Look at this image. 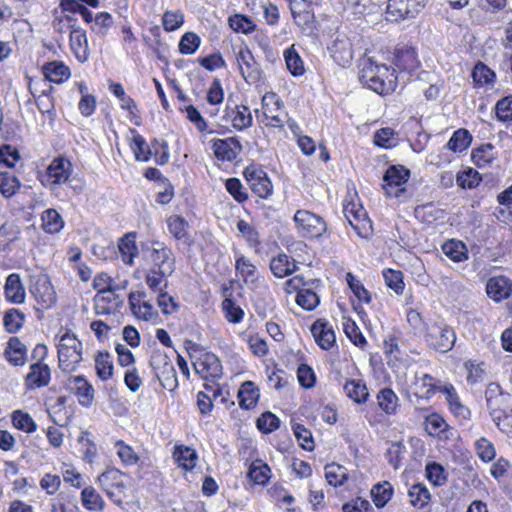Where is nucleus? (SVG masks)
I'll return each mask as SVG.
<instances>
[{"label":"nucleus","instance_id":"f257e3e1","mask_svg":"<svg viewBox=\"0 0 512 512\" xmlns=\"http://www.w3.org/2000/svg\"><path fill=\"white\" fill-rule=\"evenodd\" d=\"M57 350L59 368L64 372L76 370L82 361V343L76 338V335L66 331L60 337Z\"/></svg>","mask_w":512,"mask_h":512},{"label":"nucleus","instance_id":"0e129e2a","mask_svg":"<svg viewBox=\"0 0 512 512\" xmlns=\"http://www.w3.org/2000/svg\"><path fill=\"white\" fill-rule=\"evenodd\" d=\"M374 144L385 149L395 147L397 138L394 131L389 127L377 130L374 134Z\"/></svg>","mask_w":512,"mask_h":512},{"label":"nucleus","instance_id":"7ed1b4c3","mask_svg":"<svg viewBox=\"0 0 512 512\" xmlns=\"http://www.w3.org/2000/svg\"><path fill=\"white\" fill-rule=\"evenodd\" d=\"M28 289L38 305L37 310H48L56 304V292L47 274L30 275Z\"/></svg>","mask_w":512,"mask_h":512},{"label":"nucleus","instance_id":"412c9836","mask_svg":"<svg viewBox=\"0 0 512 512\" xmlns=\"http://www.w3.org/2000/svg\"><path fill=\"white\" fill-rule=\"evenodd\" d=\"M4 295L9 303L22 304L25 302L26 292L18 273H11L6 278Z\"/></svg>","mask_w":512,"mask_h":512},{"label":"nucleus","instance_id":"9b49d317","mask_svg":"<svg viewBox=\"0 0 512 512\" xmlns=\"http://www.w3.org/2000/svg\"><path fill=\"white\" fill-rule=\"evenodd\" d=\"M328 50L333 60L342 67L349 65L353 59L352 43L347 35L342 32L337 31L332 35Z\"/></svg>","mask_w":512,"mask_h":512},{"label":"nucleus","instance_id":"4d7b16f0","mask_svg":"<svg viewBox=\"0 0 512 512\" xmlns=\"http://www.w3.org/2000/svg\"><path fill=\"white\" fill-rule=\"evenodd\" d=\"M229 26L235 32L249 34L256 28L254 21L248 16L235 14L229 17Z\"/></svg>","mask_w":512,"mask_h":512},{"label":"nucleus","instance_id":"f3484780","mask_svg":"<svg viewBox=\"0 0 512 512\" xmlns=\"http://www.w3.org/2000/svg\"><path fill=\"white\" fill-rule=\"evenodd\" d=\"M316 343L323 350H330L335 342L336 335L332 325L325 319H317L310 328Z\"/></svg>","mask_w":512,"mask_h":512},{"label":"nucleus","instance_id":"393cba45","mask_svg":"<svg viewBox=\"0 0 512 512\" xmlns=\"http://www.w3.org/2000/svg\"><path fill=\"white\" fill-rule=\"evenodd\" d=\"M226 117L231 121L232 126L237 130H244L252 126L253 118L249 107L235 105L233 108H226Z\"/></svg>","mask_w":512,"mask_h":512},{"label":"nucleus","instance_id":"bb28decb","mask_svg":"<svg viewBox=\"0 0 512 512\" xmlns=\"http://www.w3.org/2000/svg\"><path fill=\"white\" fill-rule=\"evenodd\" d=\"M235 270L247 285H253L258 280L256 266L241 253H235Z\"/></svg>","mask_w":512,"mask_h":512},{"label":"nucleus","instance_id":"c9c22d12","mask_svg":"<svg viewBox=\"0 0 512 512\" xmlns=\"http://www.w3.org/2000/svg\"><path fill=\"white\" fill-rule=\"evenodd\" d=\"M118 248L122 261L127 265H132L134 258L138 255L134 234L128 233L124 235L119 240Z\"/></svg>","mask_w":512,"mask_h":512},{"label":"nucleus","instance_id":"c85d7f7f","mask_svg":"<svg viewBox=\"0 0 512 512\" xmlns=\"http://www.w3.org/2000/svg\"><path fill=\"white\" fill-rule=\"evenodd\" d=\"M173 458L179 467L191 471L197 464L198 454L195 449L189 446L177 445L173 451Z\"/></svg>","mask_w":512,"mask_h":512},{"label":"nucleus","instance_id":"f03ea898","mask_svg":"<svg viewBox=\"0 0 512 512\" xmlns=\"http://www.w3.org/2000/svg\"><path fill=\"white\" fill-rule=\"evenodd\" d=\"M144 252L151 262L154 273L171 276L175 271V257L171 248L164 242L154 240L146 244Z\"/></svg>","mask_w":512,"mask_h":512},{"label":"nucleus","instance_id":"1a4fd4ad","mask_svg":"<svg viewBox=\"0 0 512 512\" xmlns=\"http://www.w3.org/2000/svg\"><path fill=\"white\" fill-rule=\"evenodd\" d=\"M151 366L164 389L174 391L178 387L176 370L166 355L154 357L151 361Z\"/></svg>","mask_w":512,"mask_h":512},{"label":"nucleus","instance_id":"5701e85b","mask_svg":"<svg viewBox=\"0 0 512 512\" xmlns=\"http://www.w3.org/2000/svg\"><path fill=\"white\" fill-rule=\"evenodd\" d=\"M396 79L397 76L393 69L388 73L378 72L371 78V81H367L363 85L378 94H388L394 90Z\"/></svg>","mask_w":512,"mask_h":512},{"label":"nucleus","instance_id":"2eb2a0df","mask_svg":"<svg viewBox=\"0 0 512 512\" xmlns=\"http://www.w3.org/2000/svg\"><path fill=\"white\" fill-rule=\"evenodd\" d=\"M344 215L350 225L357 232L358 235L367 236L368 230L371 228L370 221L367 218V213L362 205L355 203H348L343 209Z\"/></svg>","mask_w":512,"mask_h":512},{"label":"nucleus","instance_id":"58836bf2","mask_svg":"<svg viewBox=\"0 0 512 512\" xmlns=\"http://www.w3.org/2000/svg\"><path fill=\"white\" fill-rule=\"evenodd\" d=\"M167 228L169 233L175 238L177 241H188V222L181 216L172 215L167 218Z\"/></svg>","mask_w":512,"mask_h":512},{"label":"nucleus","instance_id":"37998d69","mask_svg":"<svg viewBox=\"0 0 512 512\" xmlns=\"http://www.w3.org/2000/svg\"><path fill=\"white\" fill-rule=\"evenodd\" d=\"M284 59L288 71L295 77L302 76L305 72L304 62L296 51L294 45L284 51Z\"/></svg>","mask_w":512,"mask_h":512},{"label":"nucleus","instance_id":"338daca9","mask_svg":"<svg viewBox=\"0 0 512 512\" xmlns=\"http://www.w3.org/2000/svg\"><path fill=\"white\" fill-rule=\"evenodd\" d=\"M319 296L311 289H301L296 296V303L305 310H313L319 304Z\"/></svg>","mask_w":512,"mask_h":512},{"label":"nucleus","instance_id":"b1692460","mask_svg":"<svg viewBox=\"0 0 512 512\" xmlns=\"http://www.w3.org/2000/svg\"><path fill=\"white\" fill-rule=\"evenodd\" d=\"M498 152L491 143L481 144L471 151L472 162L481 169L490 167L497 159Z\"/></svg>","mask_w":512,"mask_h":512},{"label":"nucleus","instance_id":"4c0bfd02","mask_svg":"<svg viewBox=\"0 0 512 512\" xmlns=\"http://www.w3.org/2000/svg\"><path fill=\"white\" fill-rule=\"evenodd\" d=\"M442 252L454 262H462L468 258V250L466 245L456 239L447 240L442 245Z\"/></svg>","mask_w":512,"mask_h":512},{"label":"nucleus","instance_id":"79ce46f5","mask_svg":"<svg viewBox=\"0 0 512 512\" xmlns=\"http://www.w3.org/2000/svg\"><path fill=\"white\" fill-rule=\"evenodd\" d=\"M393 487L388 481L375 484L371 489V497L377 508H383L392 498Z\"/></svg>","mask_w":512,"mask_h":512},{"label":"nucleus","instance_id":"72a5a7b5","mask_svg":"<svg viewBox=\"0 0 512 512\" xmlns=\"http://www.w3.org/2000/svg\"><path fill=\"white\" fill-rule=\"evenodd\" d=\"M43 73L50 82L62 83L70 77L69 68L63 62L52 61L43 66Z\"/></svg>","mask_w":512,"mask_h":512},{"label":"nucleus","instance_id":"6ab92c4d","mask_svg":"<svg viewBox=\"0 0 512 512\" xmlns=\"http://www.w3.org/2000/svg\"><path fill=\"white\" fill-rule=\"evenodd\" d=\"M51 379V370L45 363H33L25 377V385L29 390L45 387Z\"/></svg>","mask_w":512,"mask_h":512},{"label":"nucleus","instance_id":"2f4dec72","mask_svg":"<svg viewBox=\"0 0 512 512\" xmlns=\"http://www.w3.org/2000/svg\"><path fill=\"white\" fill-rule=\"evenodd\" d=\"M87 45L86 32L83 29L72 25V30L70 32V46L76 57L82 62L87 60Z\"/></svg>","mask_w":512,"mask_h":512},{"label":"nucleus","instance_id":"ea45409f","mask_svg":"<svg viewBox=\"0 0 512 512\" xmlns=\"http://www.w3.org/2000/svg\"><path fill=\"white\" fill-rule=\"evenodd\" d=\"M123 300L116 294V289L101 291L95 296L96 308H102V313H109L112 308L118 307Z\"/></svg>","mask_w":512,"mask_h":512},{"label":"nucleus","instance_id":"c756f323","mask_svg":"<svg viewBox=\"0 0 512 512\" xmlns=\"http://www.w3.org/2000/svg\"><path fill=\"white\" fill-rule=\"evenodd\" d=\"M259 396V389L251 381L244 382L237 395L240 407L247 410L256 406Z\"/></svg>","mask_w":512,"mask_h":512},{"label":"nucleus","instance_id":"09e8293b","mask_svg":"<svg viewBox=\"0 0 512 512\" xmlns=\"http://www.w3.org/2000/svg\"><path fill=\"white\" fill-rule=\"evenodd\" d=\"M380 73H388L389 67L386 65H379L372 60V58H368L361 63V68L359 71V80L362 84L367 81H371V78L374 77L375 74Z\"/></svg>","mask_w":512,"mask_h":512},{"label":"nucleus","instance_id":"6e6552de","mask_svg":"<svg viewBox=\"0 0 512 512\" xmlns=\"http://www.w3.org/2000/svg\"><path fill=\"white\" fill-rule=\"evenodd\" d=\"M294 221L299 232L305 237H320L327 229L325 221L320 216L307 210H298L294 215Z\"/></svg>","mask_w":512,"mask_h":512},{"label":"nucleus","instance_id":"a211bd4d","mask_svg":"<svg viewBox=\"0 0 512 512\" xmlns=\"http://www.w3.org/2000/svg\"><path fill=\"white\" fill-rule=\"evenodd\" d=\"M394 64L395 66L405 72H413L420 66L415 48L402 45L396 48L394 52Z\"/></svg>","mask_w":512,"mask_h":512},{"label":"nucleus","instance_id":"20e7f679","mask_svg":"<svg viewBox=\"0 0 512 512\" xmlns=\"http://www.w3.org/2000/svg\"><path fill=\"white\" fill-rule=\"evenodd\" d=\"M425 341L434 350L446 353L456 342L455 331L444 322H436L426 328Z\"/></svg>","mask_w":512,"mask_h":512},{"label":"nucleus","instance_id":"f8f14e48","mask_svg":"<svg viewBox=\"0 0 512 512\" xmlns=\"http://www.w3.org/2000/svg\"><path fill=\"white\" fill-rule=\"evenodd\" d=\"M71 173V162L63 157H57L47 167L42 183L50 187L64 184L68 181Z\"/></svg>","mask_w":512,"mask_h":512},{"label":"nucleus","instance_id":"c03bdc74","mask_svg":"<svg viewBox=\"0 0 512 512\" xmlns=\"http://www.w3.org/2000/svg\"><path fill=\"white\" fill-rule=\"evenodd\" d=\"M270 467L262 460L252 462L248 471V477L258 485H266L271 477Z\"/></svg>","mask_w":512,"mask_h":512},{"label":"nucleus","instance_id":"f704fd0d","mask_svg":"<svg viewBox=\"0 0 512 512\" xmlns=\"http://www.w3.org/2000/svg\"><path fill=\"white\" fill-rule=\"evenodd\" d=\"M380 409L387 415H394L399 407V398L391 388H382L377 394Z\"/></svg>","mask_w":512,"mask_h":512},{"label":"nucleus","instance_id":"39448f33","mask_svg":"<svg viewBox=\"0 0 512 512\" xmlns=\"http://www.w3.org/2000/svg\"><path fill=\"white\" fill-rule=\"evenodd\" d=\"M410 177V171L403 166H390L383 176V189L390 197L402 199L406 193L405 184Z\"/></svg>","mask_w":512,"mask_h":512},{"label":"nucleus","instance_id":"69168bd1","mask_svg":"<svg viewBox=\"0 0 512 512\" xmlns=\"http://www.w3.org/2000/svg\"><path fill=\"white\" fill-rule=\"evenodd\" d=\"M256 425L262 433L269 434L279 428L280 420L275 414L267 411L257 419Z\"/></svg>","mask_w":512,"mask_h":512},{"label":"nucleus","instance_id":"3c124183","mask_svg":"<svg viewBox=\"0 0 512 512\" xmlns=\"http://www.w3.org/2000/svg\"><path fill=\"white\" fill-rule=\"evenodd\" d=\"M95 369L97 376L102 381H106L113 376V362L109 353H98L95 358Z\"/></svg>","mask_w":512,"mask_h":512},{"label":"nucleus","instance_id":"e2e57ef3","mask_svg":"<svg viewBox=\"0 0 512 512\" xmlns=\"http://www.w3.org/2000/svg\"><path fill=\"white\" fill-rule=\"evenodd\" d=\"M12 422L17 429L27 433H32L37 428V425L32 417L28 413H24L21 410H16L12 413Z\"/></svg>","mask_w":512,"mask_h":512},{"label":"nucleus","instance_id":"a18cd8bd","mask_svg":"<svg viewBox=\"0 0 512 512\" xmlns=\"http://www.w3.org/2000/svg\"><path fill=\"white\" fill-rule=\"evenodd\" d=\"M25 314L18 309H8L3 317V325L8 333L18 332L24 325Z\"/></svg>","mask_w":512,"mask_h":512},{"label":"nucleus","instance_id":"680f3d73","mask_svg":"<svg viewBox=\"0 0 512 512\" xmlns=\"http://www.w3.org/2000/svg\"><path fill=\"white\" fill-rule=\"evenodd\" d=\"M60 7L63 11L80 14L87 23L93 21V13L78 0H61Z\"/></svg>","mask_w":512,"mask_h":512},{"label":"nucleus","instance_id":"aec40b11","mask_svg":"<svg viewBox=\"0 0 512 512\" xmlns=\"http://www.w3.org/2000/svg\"><path fill=\"white\" fill-rule=\"evenodd\" d=\"M4 358L13 366H23L27 361V347L16 336L9 338L4 349Z\"/></svg>","mask_w":512,"mask_h":512},{"label":"nucleus","instance_id":"423d86ee","mask_svg":"<svg viewBox=\"0 0 512 512\" xmlns=\"http://www.w3.org/2000/svg\"><path fill=\"white\" fill-rule=\"evenodd\" d=\"M243 175L253 193L260 198L267 199L272 195V182L261 166L250 164L244 169Z\"/></svg>","mask_w":512,"mask_h":512},{"label":"nucleus","instance_id":"49530a36","mask_svg":"<svg viewBox=\"0 0 512 512\" xmlns=\"http://www.w3.org/2000/svg\"><path fill=\"white\" fill-rule=\"evenodd\" d=\"M410 503L412 506L422 509L430 501L431 495L424 484L417 483L412 485L408 490Z\"/></svg>","mask_w":512,"mask_h":512},{"label":"nucleus","instance_id":"864d4df0","mask_svg":"<svg viewBox=\"0 0 512 512\" xmlns=\"http://www.w3.org/2000/svg\"><path fill=\"white\" fill-rule=\"evenodd\" d=\"M486 406L491 419L496 418L499 420L500 415L503 413H509L510 409H512L510 394L498 399L490 400L486 402Z\"/></svg>","mask_w":512,"mask_h":512},{"label":"nucleus","instance_id":"13d9d810","mask_svg":"<svg viewBox=\"0 0 512 512\" xmlns=\"http://www.w3.org/2000/svg\"><path fill=\"white\" fill-rule=\"evenodd\" d=\"M481 175L473 168H468L457 174V184L463 189H472L479 185Z\"/></svg>","mask_w":512,"mask_h":512},{"label":"nucleus","instance_id":"ddd939ff","mask_svg":"<svg viewBox=\"0 0 512 512\" xmlns=\"http://www.w3.org/2000/svg\"><path fill=\"white\" fill-rule=\"evenodd\" d=\"M195 372L204 380L217 379L222 376L219 358L210 352H203L193 362Z\"/></svg>","mask_w":512,"mask_h":512},{"label":"nucleus","instance_id":"4be33fe9","mask_svg":"<svg viewBox=\"0 0 512 512\" xmlns=\"http://www.w3.org/2000/svg\"><path fill=\"white\" fill-rule=\"evenodd\" d=\"M440 392L445 395V399L449 405L451 412L458 418L467 420L470 418V409L462 404L460 398L456 392V389L452 384H447L440 388Z\"/></svg>","mask_w":512,"mask_h":512},{"label":"nucleus","instance_id":"a19ab883","mask_svg":"<svg viewBox=\"0 0 512 512\" xmlns=\"http://www.w3.org/2000/svg\"><path fill=\"white\" fill-rule=\"evenodd\" d=\"M471 142L472 135L470 132L467 129L460 128L452 134L446 146L455 153H461L470 146Z\"/></svg>","mask_w":512,"mask_h":512},{"label":"nucleus","instance_id":"7c9ffc66","mask_svg":"<svg viewBox=\"0 0 512 512\" xmlns=\"http://www.w3.org/2000/svg\"><path fill=\"white\" fill-rule=\"evenodd\" d=\"M346 395L357 404L366 403L369 398V391L365 382L361 379L348 380L344 384Z\"/></svg>","mask_w":512,"mask_h":512},{"label":"nucleus","instance_id":"de8ad7c7","mask_svg":"<svg viewBox=\"0 0 512 512\" xmlns=\"http://www.w3.org/2000/svg\"><path fill=\"white\" fill-rule=\"evenodd\" d=\"M83 506L90 511H100L104 508V500L93 487H86L81 492Z\"/></svg>","mask_w":512,"mask_h":512},{"label":"nucleus","instance_id":"e433bc0d","mask_svg":"<svg viewBox=\"0 0 512 512\" xmlns=\"http://www.w3.org/2000/svg\"><path fill=\"white\" fill-rule=\"evenodd\" d=\"M414 385L416 387L415 396L425 399L431 398L441 388L434 383V378L429 374H423L420 377L416 375Z\"/></svg>","mask_w":512,"mask_h":512},{"label":"nucleus","instance_id":"0eeeda50","mask_svg":"<svg viewBox=\"0 0 512 512\" xmlns=\"http://www.w3.org/2000/svg\"><path fill=\"white\" fill-rule=\"evenodd\" d=\"M429 0H388L386 14L390 21L414 18Z\"/></svg>","mask_w":512,"mask_h":512},{"label":"nucleus","instance_id":"a878e982","mask_svg":"<svg viewBox=\"0 0 512 512\" xmlns=\"http://www.w3.org/2000/svg\"><path fill=\"white\" fill-rule=\"evenodd\" d=\"M486 291L490 298L499 302L510 296L512 286L508 278L498 276L489 279L486 285Z\"/></svg>","mask_w":512,"mask_h":512},{"label":"nucleus","instance_id":"dca6fc26","mask_svg":"<svg viewBox=\"0 0 512 512\" xmlns=\"http://www.w3.org/2000/svg\"><path fill=\"white\" fill-rule=\"evenodd\" d=\"M212 148L215 157L221 161H234L242 150L240 142L234 138L213 139Z\"/></svg>","mask_w":512,"mask_h":512},{"label":"nucleus","instance_id":"473e14b6","mask_svg":"<svg viewBox=\"0 0 512 512\" xmlns=\"http://www.w3.org/2000/svg\"><path fill=\"white\" fill-rule=\"evenodd\" d=\"M131 133L133 134V138L130 143V147L136 160L142 162L149 161L153 153L152 144L147 145L144 137L140 135L135 129H131Z\"/></svg>","mask_w":512,"mask_h":512},{"label":"nucleus","instance_id":"603ef678","mask_svg":"<svg viewBox=\"0 0 512 512\" xmlns=\"http://www.w3.org/2000/svg\"><path fill=\"white\" fill-rule=\"evenodd\" d=\"M21 184L19 179L10 172L0 173V192L5 198L14 196Z\"/></svg>","mask_w":512,"mask_h":512},{"label":"nucleus","instance_id":"052dcab7","mask_svg":"<svg viewBox=\"0 0 512 512\" xmlns=\"http://www.w3.org/2000/svg\"><path fill=\"white\" fill-rule=\"evenodd\" d=\"M475 451L477 456L483 462H490L495 458L496 450L494 444L485 437H480L475 442Z\"/></svg>","mask_w":512,"mask_h":512},{"label":"nucleus","instance_id":"cd10ccee","mask_svg":"<svg viewBox=\"0 0 512 512\" xmlns=\"http://www.w3.org/2000/svg\"><path fill=\"white\" fill-rule=\"evenodd\" d=\"M298 269L295 260H290V257L285 253H280L273 257L270 261V270L277 278H284L292 275Z\"/></svg>","mask_w":512,"mask_h":512},{"label":"nucleus","instance_id":"4468645a","mask_svg":"<svg viewBox=\"0 0 512 512\" xmlns=\"http://www.w3.org/2000/svg\"><path fill=\"white\" fill-rule=\"evenodd\" d=\"M66 388L73 392L83 407H90L94 401L95 390L92 384L82 375L68 378Z\"/></svg>","mask_w":512,"mask_h":512},{"label":"nucleus","instance_id":"774afa93","mask_svg":"<svg viewBox=\"0 0 512 512\" xmlns=\"http://www.w3.org/2000/svg\"><path fill=\"white\" fill-rule=\"evenodd\" d=\"M225 188L238 203H243L248 199V193L238 178H228L225 181Z\"/></svg>","mask_w":512,"mask_h":512},{"label":"nucleus","instance_id":"9d476101","mask_svg":"<svg viewBox=\"0 0 512 512\" xmlns=\"http://www.w3.org/2000/svg\"><path fill=\"white\" fill-rule=\"evenodd\" d=\"M236 61L240 73L249 84L257 83L261 79V68L247 46L240 47L236 53Z\"/></svg>","mask_w":512,"mask_h":512},{"label":"nucleus","instance_id":"bf43d9fd","mask_svg":"<svg viewBox=\"0 0 512 512\" xmlns=\"http://www.w3.org/2000/svg\"><path fill=\"white\" fill-rule=\"evenodd\" d=\"M383 277L386 285L392 289L396 294L403 293L405 284L403 282V273L399 270L385 269Z\"/></svg>","mask_w":512,"mask_h":512},{"label":"nucleus","instance_id":"8fccbe9b","mask_svg":"<svg viewBox=\"0 0 512 512\" xmlns=\"http://www.w3.org/2000/svg\"><path fill=\"white\" fill-rule=\"evenodd\" d=\"M325 478L327 482L334 486H341L348 478L347 469L339 464L331 463L325 466Z\"/></svg>","mask_w":512,"mask_h":512},{"label":"nucleus","instance_id":"5fc2aeb1","mask_svg":"<svg viewBox=\"0 0 512 512\" xmlns=\"http://www.w3.org/2000/svg\"><path fill=\"white\" fill-rule=\"evenodd\" d=\"M472 78L476 85H493L496 75L488 66L479 62L472 71Z\"/></svg>","mask_w":512,"mask_h":512},{"label":"nucleus","instance_id":"6e6d98bb","mask_svg":"<svg viewBox=\"0 0 512 512\" xmlns=\"http://www.w3.org/2000/svg\"><path fill=\"white\" fill-rule=\"evenodd\" d=\"M43 229L48 233L59 232L63 227V220L60 214L54 209H47L42 214Z\"/></svg>","mask_w":512,"mask_h":512}]
</instances>
